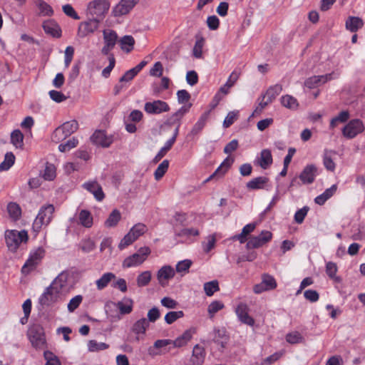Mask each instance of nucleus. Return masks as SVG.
Here are the masks:
<instances>
[{
	"label": "nucleus",
	"instance_id": "1",
	"mask_svg": "<svg viewBox=\"0 0 365 365\" xmlns=\"http://www.w3.org/2000/svg\"><path fill=\"white\" fill-rule=\"evenodd\" d=\"M54 210L55 208L52 204L42 206L33 223V231L37 234L40 232L43 226H47L53 218Z\"/></svg>",
	"mask_w": 365,
	"mask_h": 365
},
{
	"label": "nucleus",
	"instance_id": "2",
	"mask_svg": "<svg viewBox=\"0 0 365 365\" xmlns=\"http://www.w3.org/2000/svg\"><path fill=\"white\" fill-rule=\"evenodd\" d=\"M28 233L24 230L21 231L11 230L5 232L6 243L11 252H16L22 242L28 241Z\"/></svg>",
	"mask_w": 365,
	"mask_h": 365
},
{
	"label": "nucleus",
	"instance_id": "3",
	"mask_svg": "<svg viewBox=\"0 0 365 365\" xmlns=\"http://www.w3.org/2000/svg\"><path fill=\"white\" fill-rule=\"evenodd\" d=\"M27 336L32 346L36 349H42L46 346V340L42 326L32 325L27 331Z\"/></svg>",
	"mask_w": 365,
	"mask_h": 365
},
{
	"label": "nucleus",
	"instance_id": "4",
	"mask_svg": "<svg viewBox=\"0 0 365 365\" xmlns=\"http://www.w3.org/2000/svg\"><path fill=\"white\" fill-rule=\"evenodd\" d=\"M78 129V123L76 120L67 121L55 129L51 138L53 141L60 142L75 133Z\"/></svg>",
	"mask_w": 365,
	"mask_h": 365
},
{
	"label": "nucleus",
	"instance_id": "5",
	"mask_svg": "<svg viewBox=\"0 0 365 365\" xmlns=\"http://www.w3.org/2000/svg\"><path fill=\"white\" fill-rule=\"evenodd\" d=\"M108 0H93L88 3L87 14L91 17L102 20L110 8Z\"/></svg>",
	"mask_w": 365,
	"mask_h": 365
},
{
	"label": "nucleus",
	"instance_id": "6",
	"mask_svg": "<svg viewBox=\"0 0 365 365\" xmlns=\"http://www.w3.org/2000/svg\"><path fill=\"white\" fill-rule=\"evenodd\" d=\"M151 252L148 247H142L139 248L137 252L127 257L123 262V268H130L137 267L143 264Z\"/></svg>",
	"mask_w": 365,
	"mask_h": 365
},
{
	"label": "nucleus",
	"instance_id": "7",
	"mask_svg": "<svg viewBox=\"0 0 365 365\" xmlns=\"http://www.w3.org/2000/svg\"><path fill=\"white\" fill-rule=\"evenodd\" d=\"M45 255V250L42 247H38L30 253L29 257L22 267L21 272L28 274L34 270L39 264Z\"/></svg>",
	"mask_w": 365,
	"mask_h": 365
},
{
	"label": "nucleus",
	"instance_id": "8",
	"mask_svg": "<svg viewBox=\"0 0 365 365\" xmlns=\"http://www.w3.org/2000/svg\"><path fill=\"white\" fill-rule=\"evenodd\" d=\"M364 130V126L362 121L359 119H354L350 120L342 129L343 135L348 138L351 139L355 138L358 134L362 133Z\"/></svg>",
	"mask_w": 365,
	"mask_h": 365
},
{
	"label": "nucleus",
	"instance_id": "9",
	"mask_svg": "<svg viewBox=\"0 0 365 365\" xmlns=\"http://www.w3.org/2000/svg\"><path fill=\"white\" fill-rule=\"evenodd\" d=\"M139 0H120L112 9V15L114 17H119L128 14Z\"/></svg>",
	"mask_w": 365,
	"mask_h": 365
},
{
	"label": "nucleus",
	"instance_id": "10",
	"mask_svg": "<svg viewBox=\"0 0 365 365\" xmlns=\"http://www.w3.org/2000/svg\"><path fill=\"white\" fill-rule=\"evenodd\" d=\"M144 110L148 114L158 115L162 113L170 110L169 105L161 100L153 101V102H147L144 105Z\"/></svg>",
	"mask_w": 365,
	"mask_h": 365
},
{
	"label": "nucleus",
	"instance_id": "11",
	"mask_svg": "<svg viewBox=\"0 0 365 365\" xmlns=\"http://www.w3.org/2000/svg\"><path fill=\"white\" fill-rule=\"evenodd\" d=\"M101 20L92 17L86 21L81 22L78 29V36L84 38L98 29Z\"/></svg>",
	"mask_w": 365,
	"mask_h": 365
},
{
	"label": "nucleus",
	"instance_id": "12",
	"mask_svg": "<svg viewBox=\"0 0 365 365\" xmlns=\"http://www.w3.org/2000/svg\"><path fill=\"white\" fill-rule=\"evenodd\" d=\"M272 234L267 230H263L258 236L252 237L247 242V249L259 248L272 240Z\"/></svg>",
	"mask_w": 365,
	"mask_h": 365
},
{
	"label": "nucleus",
	"instance_id": "13",
	"mask_svg": "<svg viewBox=\"0 0 365 365\" xmlns=\"http://www.w3.org/2000/svg\"><path fill=\"white\" fill-rule=\"evenodd\" d=\"M277 286L274 277L268 274L262 276V282L254 286L253 290L256 294H260L265 291L274 289Z\"/></svg>",
	"mask_w": 365,
	"mask_h": 365
},
{
	"label": "nucleus",
	"instance_id": "14",
	"mask_svg": "<svg viewBox=\"0 0 365 365\" xmlns=\"http://www.w3.org/2000/svg\"><path fill=\"white\" fill-rule=\"evenodd\" d=\"M60 292L50 285L40 296L38 302L43 307H49L57 302Z\"/></svg>",
	"mask_w": 365,
	"mask_h": 365
},
{
	"label": "nucleus",
	"instance_id": "15",
	"mask_svg": "<svg viewBox=\"0 0 365 365\" xmlns=\"http://www.w3.org/2000/svg\"><path fill=\"white\" fill-rule=\"evenodd\" d=\"M103 40L104 46L101 49V52L103 55H108L116 44L118 35L113 30H104Z\"/></svg>",
	"mask_w": 365,
	"mask_h": 365
},
{
	"label": "nucleus",
	"instance_id": "16",
	"mask_svg": "<svg viewBox=\"0 0 365 365\" xmlns=\"http://www.w3.org/2000/svg\"><path fill=\"white\" fill-rule=\"evenodd\" d=\"M206 356L205 349L200 344L193 346L192 355L185 365H202Z\"/></svg>",
	"mask_w": 365,
	"mask_h": 365
},
{
	"label": "nucleus",
	"instance_id": "17",
	"mask_svg": "<svg viewBox=\"0 0 365 365\" xmlns=\"http://www.w3.org/2000/svg\"><path fill=\"white\" fill-rule=\"evenodd\" d=\"M249 307L245 303H240L236 309L235 313L239 320L247 325L253 326L255 324V319L249 315Z\"/></svg>",
	"mask_w": 365,
	"mask_h": 365
},
{
	"label": "nucleus",
	"instance_id": "18",
	"mask_svg": "<svg viewBox=\"0 0 365 365\" xmlns=\"http://www.w3.org/2000/svg\"><path fill=\"white\" fill-rule=\"evenodd\" d=\"M93 143L103 148L109 147L113 140L112 135H107L104 130H96L91 137Z\"/></svg>",
	"mask_w": 365,
	"mask_h": 365
},
{
	"label": "nucleus",
	"instance_id": "19",
	"mask_svg": "<svg viewBox=\"0 0 365 365\" xmlns=\"http://www.w3.org/2000/svg\"><path fill=\"white\" fill-rule=\"evenodd\" d=\"M212 336V341L217 345H220L222 349H225L227 344L230 336L227 334L225 328L215 327L211 333Z\"/></svg>",
	"mask_w": 365,
	"mask_h": 365
},
{
	"label": "nucleus",
	"instance_id": "20",
	"mask_svg": "<svg viewBox=\"0 0 365 365\" xmlns=\"http://www.w3.org/2000/svg\"><path fill=\"white\" fill-rule=\"evenodd\" d=\"M82 187L92 193L98 201H102L105 198V194L100 184L96 181H88L83 184Z\"/></svg>",
	"mask_w": 365,
	"mask_h": 365
},
{
	"label": "nucleus",
	"instance_id": "21",
	"mask_svg": "<svg viewBox=\"0 0 365 365\" xmlns=\"http://www.w3.org/2000/svg\"><path fill=\"white\" fill-rule=\"evenodd\" d=\"M317 172V167L313 165H307L299 175V179L304 184H311L314 181Z\"/></svg>",
	"mask_w": 365,
	"mask_h": 365
},
{
	"label": "nucleus",
	"instance_id": "22",
	"mask_svg": "<svg viewBox=\"0 0 365 365\" xmlns=\"http://www.w3.org/2000/svg\"><path fill=\"white\" fill-rule=\"evenodd\" d=\"M196 333L195 328H190L185 330L180 336L177 337L173 341V347H182L185 346L192 338V336Z\"/></svg>",
	"mask_w": 365,
	"mask_h": 365
},
{
	"label": "nucleus",
	"instance_id": "23",
	"mask_svg": "<svg viewBox=\"0 0 365 365\" xmlns=\"http://www.w3.org/2000/svg\"><path fill=\"white\" fill-rule=\"evenodd\" d=\"M331 78V73H328L326 75H322V76H313L304 81V86L307 87L308 88H314L319 85L326 83L327 81L330 80Z\"/></svg>",
	"mask_w": 365,
	"mask_h": 365
},
{
	"label": "nucleus",
	"instance_id": "24",
	"mask_svg": "<svg viewBox=\"0 0 365 365\" xmlns=\"http://www.w3.org/2000/svg\"><path fill=\"white\" fill-rule=\"evenodd\" d=\"M175 275L174 269L171 266L166 265L161 267L157 274V277L159 283L163 287H165L167 283L166 281L172 279Z\"/></svg>",
	"mask_w": 365,
	"mask_h": 365
},
{
	"label": "nucleus",
	"instance_id": "25",
	"mask_svg": "<svg viewBox=\"0 0 365 365\" xmlns=\"http://www.w3.org/2000/svg\"><path fill=\"white\" fill-rule=\"evenodd\" d=\"M269 181V179L267 177L259 176L247 182L246 187L250 190L264 189Z\"/></svg>",
	"mask_w": 365,
	"mask_h": 365
},
{
	"label": "nucleus",
	"instance_id": "26",
	"mask_svg": "<svg viewBox=\"0 0 365 365\" xmlns=\"http://www.w3.org/2000/svg\"><path fill=\"white\" fill-rule=\"evenodd\" d=\"M122 315L129 314L133 308V301L128 297H124L121 301L114 303Z\"/></svg>",
	"mask_w": 365,
	"mask_h": 365
},
{
	"label": "nucleus",
	"instance_id": "27",
	"mask_svg": "<svg viewBox=\"0 0 365 365\" xmlns=\"http://www.w3.org/2000/svg\"><path fill=\"white\" fill-rule=\"evenodd\" d=\"M43 29L46 34H50L53 37L58 38L61 36V28L54 21H44Z\"/></svg>",
	"mask_w": 365,
	"mask_h": 365
},
{
	"label": "nucleus",
	"instance_id": "28",
	"mask_svg": "<svg viewBox=\"0 0 365 365\" xmlns=\"http://www.w3.org/2000/svg\"><path fill=\"white\" fill-rule=\"evenodd\" d=\"M234 160L227 157L224 160L220 167L205 180V182L210 181L215 176H223L231 167Z\"/></svg>",
	"mask_w": 365,
	"mask_h": 365
},
{
	"label": "nucleus",
	"instance_id": "29",
	"mask_svg": "<svg viewBox=\"0 0 365 365\" xmlns=\"http://www.w3.org/2000/svg\"><path fill=\"white\" fill-rule=\"evenodd\" d=\"M68 274L66 272H62L60 273L50 284L54 289L61 292L62 289L66 287L68 280Z\"/></svg>",
	"mask_w": 365,
	"mask_h": 365
},
{
	"label": "nucleus",
	"instance_id": "30",
	"mask_svg": "<svg viewBox=\"0 0 365 365\" xmlns=\"http://www.w3.org/2000/svg\"><path fill=\"white\" fill-rule=\"evenodd\" d=\"M364 25L361 19L356 16H349L346 21V28L351 32H356Z\"/></svg>",
	"mask_w": 365,
	"mask_h": 365
},
{
	"label": "nucleus",
	"instance_id": "31",
	"mask_svg": "<svg viewBox=\"0 0 365 365\" xmlns=\"http://www.w3.org/2000/svg\"><path fill=\"white\" fill-rule=\"evenodd\" d=\"M272 163V155L269 149H264L260 153L258 164L263 168L267 169Z\"/></svg>",
	"mask_w": 365,
	"mask_h": 365
},
{
	"label": "nucleus",
	"instance_id": "32",
	"mask_svg": "<svg viewBox=\"0 0 365 365\" xmlns=\"http://www.w3.org/2000/svg\"><path fill=\"white\" fill-rule=\"evenodd\" d=\"M148 327L149 322L148 320L145 318H142L133 324L132 331L138 335L140 334H144Z\"/></svg>",
	"mask_w": 365,
	"mask_h": 365
},
{
	"label": "nucleus",
	"instance_id": "33",
	"mask_svg": "<svg viewBox=\"0 0 365 365\" xmlns=\"http://www.w3.org/2000/svg\"><path fill=\"white\" fill-rule=\"evenodd\" d=\"M115 278V275L112 272H106L102 277L96 280V284L98 290L106 288L108 284Z\"/></svg>",
	"mask_w": 365,
	"mask_h": 365
},
{
	"label": "nucleus",
	"instance_id": "34",
	"mask_svg": "<svg viewBox=\"0 0 365 365\" xmlns=\"http://www.w3.org/2000/svg\"><path fill=\"white\" fill-rule=\"evenodd\" d=\"M119 43L121 49L129 53L133 49L135 39L132 36L125 35L120 39Z\"/></svg>",
	"mask_w": 365,
	"mask_h": 365
},
{
	"label": "nucleus",
	"instance_id": "35",
	"mask_svg": "<svg viewBox=\"0 0 365 365\" xmlns=\"http://www.w3.org/2000/svg\"><path fill=\"white\" fill-rule=\"evenodd\" d=\"M336 153L332 150H325L323 156V163L327 170L334 171L335 170L336 165L332 159V155H335Z\"/></svg>",
	"mask_w": 365,
	"mask_h": 365
},
{
	"label": "nucleus",
	"instance_id": "36",
	"mask_svg": "<svg viewBox=\"0 0 365 365\" xmlns=\"http://www.w3.org/2000/svg\"><path fill=\"white\" fill-rule=\"evenodd\" d=\"M79 222L83 227L89 228L93 225V217L87 210H82L79 212Z\"/></svg>",
	"mask_w": 365,
	"mask_h": 365
},
{
	"label": "nucleus",
	"instance_id": "37",
	"mask_svg": "<svg viewBox=\"0 0 365 365\" xmlns=\"http://www.w3.org/2000/svg\"><path fill=\"white\" fill-rule=\"evenodd\" d=\"M338 268L336 263L332 262H329L326 264V273L328 277L334 280L336 282H341V279L340 277L336 276Z\"/></svg>",
	"mask_w": 365,
	"mask_h": 365
},
{
	"label": "nucleus",
	"instance_id": "38",
	"mask_svg": "<svg viewBox=\"0 0 365 365\" xmlns=\"http://www.w3.org/2000/svg\"><path fill=\"white\" fill-rule=\"evenodd\" d=\"M121 218L120 212L118 210H113L109 215L107 220L105 221V226L106 227H113L117 225Z\"/></svg>",
	"mask_w": 365,
	"mask_h": 365
},
{
	"label": "nucleus",
	"instance_id": "39",
	"mask_svg": "<svg viewBox=\"0 0 365 365\" xmlns=\"http://www.w3.org/2000/svg\"><path fill=\"white\" fill-rule=\"evenodd\" d=\"M11 143L16 148H23L24 147V135L20 130H14L11 133Z\"/></svg>",
	"mask_w": 365,
	"mask_h": 365
},
{
	"label": "nucleus",
	"instance_id": "40",
	"mask_svg": "<svg viewBox=\"0 0 365 365\" xmlns=\"http://www.w3.org/2000/svg\"><path fill=\"white\" fill-rule=\"evenodd\" d=\"M7 211L10 217L14 220H19L21 215V209L16 202H9L7 205Z\"/></svg>",
	"mask_w": 365,
	"mask_h": 365
},
{
	"label": "nucleus",
	"instance_id": "41",
	"mask_svg": "<svg viewBox=\"0 0 365 365\" xmlns=\"http://www.w3.org/2000/svg\"><path fill=\"white\" fill-rule=\"evenodd\" d=\"M36 5L38 6L40 14L43 16H51L53 14V10L51 6L43 0H36Z\"/></svg>",
	"mask_w": 365,
	"mask_h": 365
},
{
	"label": "nucleus",
	"instance_id": "42",
	"mask_svg": "<svg viewBox=\"0 0 365 365\" xmlns=\"http://www.w3.org/2000/svg\"><path fill=\"white\" fill-rule=\"evenodd\" d=\"M282 86L279 84H275L272 86H270L265 94L264 95V98H267L270 100L271 102L282 92Z\"/></svg>",
	"mask_w": 365,
	"mask_h": 365
},
{
	"label": "nucleus",
	"instance_id": "43",
	"mask_svg": "<svg viewBox=\"0 0 365 365\" xmlns=\"http://www.w3.org/2000/svg\"><path fill=\"white\" fill-rule=\"evenodd\" d=\"M204 291L207 296L211 297L215 292L220 290L219 283L217 280H212L205 282L203 285Z\"/></svg>",
	"mask_w": 365,
	"mask_h": 365
},
{
	"label": "nucleus",
	"instance_id": "44",
	"mask_svg": "<svg viewBox=\"0 0 365 365\" xmlns=\"http://www.w3.org/2000/svg\"><path fill=\"white\" fill-rule=\"evenodd\" d=\"M192 104L189 103L187 106H184L181 107L178 110H177L170 118V123L172 124H175V122H180V120L184 116L185 113L188 112L191 107Z\"/></svg>",
	"mask_w": 365,
	"mask_h": 365
},
{
	"label": "nucleus",
	"instance_id": "45",
	"mask_svg": "<svg viewBox=\"0 0 365 365\" xmlns=\"http://www.w3.org/2000/svg\"><path fill=\"white\" fill-rule=\"evenodd\" d=\"M281 103L283 106L290 109H296L299 106L297 100L289 95L283 96L281 98Z\"/></svg>",
	"mask_w": 365,
	"mask_h": 365
},
{
	"label": "nucleus",
	"instance_id": "46",
	"mask_svg": "<svg viewBox=\"0 0 365 365\" xmlns=\"http://www.w3.org/2000/svg\"><path fill=\"white\" fill-rule=\"evenodd\" d=\"M224 307L225 305L221 301L215 300L212 302L207 307L209 317L210 319L213 318L215 314Z\"/></svg>",
	"mask_w": 365,
	"mask_h": 365
},
{
	"label": "nucleus",
	"instance_id": "47",
	"mask_svg": "<svg viewBox=\"0 0 365 365\" xmlns=\"http://www.w3.org/2000/svg\"><path fill=\"white\" fill-rule=\"evenodd\" d=\"M78 247L83 252L88 253L95 249L96 245L91 238H86L80 242Z\"/></svg>",
	"mask_w": 365,
	"mask_h": 365
},
{
	"label": "nucleus",
	"instance_id": "48",
	"mask_svg": "<svg viewBox=\"0 0 365 365\" xmlns=\"http://www.w3.org/2000/svg\"><path fill=\"white\" fill-rule=\"evenodd\" d=\"M15 156L11 152L6 153L4 160L0 163V171L9 170L14 163Z\"/></svg>",
	"mask_w": 365,
	"mask_h": 365
},
{
	"label": "nucleus",
	"instance_id": "49",
	"mask_svg": "<svg viewBox=\"0 0 365 365\" xmlns=\"http://www.w3.org/2000/svg\"><path fill=\"white\" fill-rule=\"evenodd\" d=\"M169 167V160H164L157 168L154 173L155 179L160 180L167 172Z\"/></svg>",
	"mask_w": 365,
	"mask_h": 365
},
{
	"label": "nucleus",
	"instance_id": "50",
	"mask_svg": "<svg viewBox=\"0 0 365 365\" xmlns=\"http://www.w3.org/2000/svg\"><path fill=\"white\" fill-rule=\"evenodd\" d=\"M173 145V140H168L165 145L159 150L157 155L155 156L153 159L154 163H158L160 161L166 153L171 149Z\"/></svg>",
	"mask_w": 365,
	"mask_h": 365
},
{
	"label": "nucleus",
	"instance_id": "51",
	"mask_svg": "<svg viewBox=\"0 0 365 365\" xmlns=\"http://www.w3.org/2000/svg\"><path fill=\"white\" fill-rule=\"evenodd\" d=\"M184 317L182 311H171L168 312L165 316V321L168 324H172L178 319Z\"/></svg>",
	"mask_w": 365,
	"mask_h": 365
},
{
	"label": "nucleus",
	"instance_id": "52",
	"mask_svg": "<svg viewBox=\"0 0 365 365\" xmlns=\"http://www.w3.org/2000/svg\"><path fill=\"white\" fill-rule=\"evenodd\" d=\"M151 277L150 271H145L140 273L136 279L137 285L140 287L147 286L151 280Z\"/></svg>",
	"mask_w": 365,
	"mask_h": 365
},
{
	"label": "nucleus",
	"instance_id": "53",
	"mask_svg": "<svg viewBox=\"0 0 365 365\" xmlns=\"http://www.w3.org/2000/svg\"><path fill=\"white\" fill-rule=\"evenodd\" d=\"M147 231V227L143 223L135 225L129 231L135 240L143 235Z\"/></svg>",
	"mask_w": 365,
	"mask_h": 365
},
{
	"label": "nucleus",
	"instance_id": "54",
	"mask_svg": "<svg viewBox=\"0 0 365 365\" xmlns=\"http://www.w3.org/2000/svg\"><path fill=\"white\" fill-rule=\"evenodd\" d=\"M78 144V140L76 138L73 137L71 139L68 140L65 143H61L58 145L59 151L64 153L70 150L71 149L75 148Z\"/></svg>",
	"mask_w": 365,
	"mask_h": 365
},
{
	"label": "nucleus",
	"instance_id": "55",
	"mask_svg": "<svg viewBox=\"0 0 365 365\" xmlns=\"http://www.w3.org/2000/svg\"><path fill=\"white\" fill-rule=\"evenodd\" d=\"M43 356L46 361V365H61L60 360L53 352L45 351Z\"/></svg>",
	"mask_w": 365,
	"mask_h": 365
},
{
	"label": "nucleus",
	"instance_id": "56",
	"mask_svg": "<svg viewBox=\"0 0 365 365\" xmlns=\"http://www.w3.org/2000/svg\"><path fill=\"white\" fill-rule=\"evenodd\" d=\"M43 177L46 180H52L56 177V168L53 164L46 163L43 174Z\"/></svg>",
	"mask_w": 365,
	"mask_h": 365
},
{
	"label": "nucleus",
	"instance_id": "57",
	"mask_svg": "<svg viewBox=\"0 0 365 365\" xmlns=\"http://www.w3.org/2000/svg\"><path fill=\"white\" fill-rule=\"evenodd\" d=\"M205 40L203 38L197 39L192 49L193 56L197 58H200L202 56V48L204 46Z\"/></svg>",
	"mask_w": 365,
	"mask_h": 365
},
{
	"label": "nucleus",
	"instance_id": "58",
	"mask_svg": "<svg viewBox=\"0 0 365 365\" xmlns=\"http://www.w3.org/2000/svg\"><path fill=\"white\" fill-rule=\"evenodd\" d=\"M108 344L106 343H98L96 340H90L88 343V350L90 351H97L104 350L108 348Z\"/></svg>",
	"mask_w": 365,
	"mask_h": 365
},
{
	"label": "nucleus",
	"instance_id": "59",
	"mask_svg": "<svg viewBox=\"0 0 365 365\" xmlns=\"http://www.w3.org/2000/svg\"><path fill=\"white\" fill-rule=\"evenodd\" d=\"M83 300L81 295H76L73 297L68 304V309L70 312H74L81 304Z\"/></svg>",
	"mask_w": 365,
	"mask_h": 365
},
{
	"label": "nucleus",
	"instance_id": "60",
	"mask_svg": "<svg viewBox=\"0 0 365 365\" xmlns=\"http://www.w3.org/2000/svg\"><path fill=\"white\" fill-rule=\"evenodd\" d=\"M136 240L133 236L131 235V233L128 232L126 234L124 237L121 240L120 242L118 245V248L120 250H123L126 247L131 245L133 242H135Z\"/></svg>",
	"mask_w": 365,
	"mask_h": 365
},
{
	"label": "nucleus",
	"instance_id": "61",
	"mask_svg": "<svg viewBox=\"0 0 365 365\" xmlns=\"http://www.w3.org/2000/svg\"><path fill=\"white\" fill-rule=\"evenodd\" d=\"M308 211H309V207L307 206L297 210L294 215L295 222L298 224L302 223L306 215H307Z\"/></svg>",
	"mask_w": 365,
	"mask_h": 365
},
{
	"label": "nucleus",
	"instance_id": "62",
	"mask_svg": "<svg viewBox=\"0 0 365 365\" xmlns=\"http://www.w3.org/2000/svg\"><path fill=\"white\" fill-rule=\"evenodd\" d=\"M62 9L66 16L76 20L80 19V16L78 15V14L76 12V11L71 4L63 5L62 6Z\"/></svg>",
	"mask_w": 365,
	"mask_h": 365
},
{
	"label": "nucleus",
	"instance_id": "63",
	"mask_svg": "<svg viewBox=\"0 0 365 365\" xmlns=\"http://www.w3.org/2000/svg\"><path fill=\"white\" fill-rule=\"evenodd\" d=\"M48 94L50 98L56 103H61L67 98L63 93L56 90L50 91Z\"/></svg>",
	"mask_w": 365,
	"mask_h": 365
},
{
	"label": "nucleus",
	"instance_id": "64",
	"mask_svg": "<svg viewBox=\"0 0 365 365\" xmlns=\"http://www.w3.org/2000/svg\"><path fill=\"white\" fill-rule=\"evenodd\" d=\"M302 335L298 331L289 333L286 335V340L289 344H297L302 340Z\"/></svg>",
	"mask_w": 365,
	"mask_h": 365
}]
</instances>
